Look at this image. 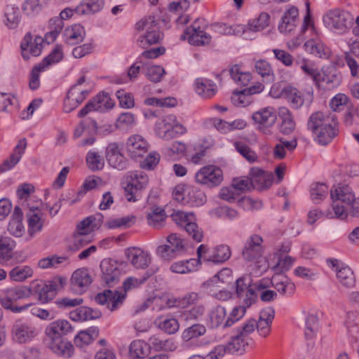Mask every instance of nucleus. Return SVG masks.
Instances as JSON below:
<instances>
[{"label":"nucleus","instance_id":"obj_63","mask_svg":"<svg viewBox=\"0 0 359 359\" xmlns=\"http://www.w3.org/2000/svg\"><path fill=\"white\" fill-rule=\"evenodd\" d=\"M206 333V327L202 324H194L184 329L182 333L184 341H189L193 339L203 336Z\"/></svg>","mask_w":359,"mask_h":359},{"label":"nucleus","instance_id":"obj_29","mask_svg":"<svg viewBox=\"0 0 359 359\" xmlns=\"http://www.w3.org/2000/svg\"><path fill=\"white\" fill-rule=\"evenodd\" d=\"M271 283L273 287L283 296L290 297L296 290L294 283L283 274H273Z\"/></svg>","mask_w":359,"mask_h":359},{"label":"nucleus","instance_id":"obj_40","mask_svg":"<svg viewBox=\"0 0 359 359\" xmlns=\"http://www.w3.org/2000/svg\"><path fill=\"white\" fill-rule=\"evenodd\" d=\"M271 16L266 12H262L252 19L248 20L246 28L243 30V34L248 31L257 32L266 29L270 24Z\"/></svg>","mask_w":359,"mask_h":359},{"label":"nucleus","instance_id":"obj_23","mask_svg":"<svg viewBox=\"0 0 359 359\" xmlns=\"http://www.w3.org/2000/svg\"><path fill=\"white\" fill-rule=\"evenodd\" d=\"M89 94L88 88L71 87L64 100L63 109L65 113H70L80 105Z\"/></svg>","mask_w":359,"mask_h":359},{"label":"nucleus","instance_id":"obj_21","mask_svg":"<svg viewBox=\"0 0 359 359\" xmlns=\"http://www.w3.org/2000/svg\"><path fill=\"white\" fill-rule=\"evenodd\" d=\"M149 143L140 135L130 136L126 142V151L134 159L142 158L149 150Z\"/></svg>","mask_w":359,"mask_h":359},{"label":"nucleus","instance_id":"obj_4","mask_svg":"<svg viewBox=\"0 0 359 359\" xmlns=\"http://www.w3.org/2000/svg\"><path fill=\"white\" fill-rule=\"evenodd\" d=\"M305 4L306 8V15L304 17L301 32L304 33L307 29H310L313 33V37L304 43L305 50L316 57L327 59L330 55V50L319 37L318 32L314 27L311 17L309 1H306Z\"/></svg>","mask_w":359,"mask_h":359},{"label":"nucleus","instance_id":"obj_22","mask_svg":"<svg viewBox=\"0 0 359 359\" xmlns=\"http://www.w3.org/2000/svg\"><path fill=\"white\" fill-rule=\"evenodd\" d=\"M200 23L201 20L199 19L196 20L184 32L189 43L191 45L204 46L211 41L210 35L201 29Z\"/></svg>","mask_w":359,"mask_h":359},{"label":"nucleus","instance_id":"obj_48","mask_svg":"<svg viewBox=\"0 0 359 359\" xmlns=\"http://www.w3.org/2000/svg\"><path fill=\"white\" fill-rule=\"evenodd\" d=\"M28 233L33 237L36 233L42 230L43 221L42 214L39 210L30 211L27 215Z\"/></svg>","mask_w":359,"mask_h":359},{"label":"nucleus","instance_id":"obj_64","mask_svg":"<svg viewBox=\"0 0 359 359\" xmlns=\"http://www.w3.org/2000/svg\"><path fill=\"white\" fill-rule=\"evenodd\" d=\"M149 343L156 351H173L177 348V344L172 339H161L157 337H151Z\"/></svg>","mask_w":359,"mask_h":359},{"label":"nucleus","instance_id":"obj_44","mask_svg":"<svg viewBox=\"0 0 359 359\" xmlns=\"http://www.w3.org/2000/svg\"><path fill=\"white\" fill-rule=\"evenodd\" d=\"M330 130L328 128H322L318 133H315L313 136V140L319 144L326 145L329 144L338 133L337 127V122L330 124Z\"/></svg>","mask_w":359,"mask_h":359},{"label":"nucleus","instance_id":"obj_14","mask_svg":"<svg viewBox=\"0 0 359 359\" xmlns=\"http://www.w3.org/2000/svg\"><path fill=\"white\" fill-rule=\"evenodd\" d=\"M231 255V250L226 245H217L212 248L201 245L197 249L198 257L205 262L223 263L230 258Z\"/></svg>","mask_w":359,"mask_h":359},{"label":"nucleus","instance_id":"obj_39","mask_svg":"<svg viewBox=\"0 0 359 359\" xmlns=\"http://www.w3.org/2000/svg\"><path fill=\"white\" fill-rule=\"evenodd\" d=\"M48 347L57 355L65 358H69L73 355L74 346L71 342L63 339L62 338L58 340H48Z\"/></svg>","mask_w":359,"mask_h":359},{"label":"nucleus","instance_id":"obj_15","mask_svg":"<svg viewBox=\"0 0 359 359\" xmlns=\"http://www.w3.org/2000/svg\"><path fill=\"white\" fill-rule=\"evenodd\" d=\"M195 181L209 188L219 186L223 181V172L216 165H208L199 169L195 174Z\"/></svg>","mask_w":359,"mask_h":359},{"label":"nucleus","instance_id":"obj_59","mask_svg":"<svg viewBox=\"0 0 359 359\" xmlns=\"http://www.w3.org/2000/svg\"><path fill=\"white\" fill-rule=\"evenodd\" d=\"M100 226V219H96L94 216H90L81 222L76 226V232L81 234H89L92 231L97 229Z\"/></svg>","mask_w":359,"mask_h":359},{"label":"nucleus","instance_id":"obj_32","mask_svg":"<svg viewBox=\"0 0 359 359\" xmlns=\"http://www.w3.org/2000/svg\"><path fill=\"white\" fill-rule=\"evenodd\" d=\"M262 238L258 235H253L246 243L243 250V255L247 260H254L262 255Z\"/></svg>","mask_w":359,"mask_h":359},{"label":"nucleus","instance_id":"obj_9","mask_svg":"<svg viewBox=\"0 0 359 359\" xmlns=\"http://www.w3.org/2000/svg\"><path fill=\"white\" fill-rule=\"evenodd\" d=\"M166 242L156 250V255L165 261H171L187 251V241L177 233L169 234L166 237Z\"/></svg>","mask_w":359,"mask_h":359},{"label":"nucleus","instance_id":"obj_37","mask_svg":"<svg viewBox=\"0 0 359 359\" xmlns=\"http://www.w3.org/2000/svg\"><path fill=\"white\" fill-rule=\"evenodd\" d=\"M295 64L306 76L311 77L316 84L321 82V74L312 61L304 57L297 58Z\"/></svg>","mask_w":359,"mask_h":359},{"label":"nucleus","instance_id":"obj_33","mask_svg":"<svg viewBox=\"0 0 359 359\" xmlns=\"http://www.w3.org/2000/svg\"><path fill=\"white\" fill-rule=\"evenodd\" d=\"M86 36L84 27L80 24H74L65 28L62 36L64 41L70 46L82 42Z\"/></svg>","mask_w":359,"mask_h":359},{"label":"nucleus","instance_id":"obj_1","mask_svg":"<svg viewBox=\"0 0 359 359\" xmlns=\"http://www.w3.org/2000/svg\"><path fill=\"white\" fill-rule=\"evenodd\" d=\"M158 271V266H151L140 278L128 276L123 282L124 294L118 291L106 290L102 293H99L95 297L97 303L106 305L110 311H114L123 304L126 294L133 290L140 288L145 282Z\"/></svg>","mask_w":359,"mask_h":359},{"label":"nucleus","instance_id":"obj_31","mask_svg":"<svg viewBox=\"0 0 359 359\" xmlns=\"http://www.w3.org/2000/svg\"><path fill=\"white\" fill-rule=\"evenodd\" d=\"M227 318L226 310L224 306H216L212 307L208 313L205 323L210 329H216L220 326L224 327L225 321Z\"/></svg>","mask_w":359,"mask_h":359},{"label":"nucleus","instance_id":"obj_25","mask_svg":"<svg viewBox=\"0 0 359 359\" xmlns=\"http://www.w3.org/2000/svg\"><path fill=\"white\" fill-rule=\"evenodd\" d=\"M336 122L334 117L323 111H316L311 114L307 122V128L312 135L318 133L322 128L330 130V124Z\"/></svg>","mask_w":359,"mask_h":359},{"label":"nucleus","instance_id":"obj_54","mask_svg":"<svg viewBox=\"0 0 359 359\" xmlns=\"http://www.w3.org/2000/svg\"><path fill=\"white\" fill-rule=\"evenodd\" d=\"M34 274L33 269L27 265H20L12 269L9 272V277L12 280L22 282L31 278Z\"/></svg>","mask_w":359,"mask_h":359},{"label":"nucleus","instance_id":"obj_30","mask_svg":"<svg viewBox=\"0 0 359 359\" xmlns=\"http://www.w3.org/2000/svg\"><path fill=\"white\" fill-rule=\"evenodd\" d=\"M298 9L290 7L283 14L281 20L278 24V29L282 34H288L292 32L298 23Z\"/></svg>","mask_w":359,"mask_h":359},{"label":"nucleus","instance_id":"obj_52","mask_svg":"<svg viewBox=\"0 0 359 359\" xmlns=\"http://www.w3.org/2000/svg\"><path fill=\"white\" fill-rule=\"evenodd\" d=\"M4 17V23L9 29L16 28L20 22L19 8L15 5L6 6Z\"/></svg>","mask_w":359,"mask_h":359},{"label":"nucleus","instance_id":"obj_6","mask_svg":"<svg viewBox=\"0 0 359 359\" xmlns=\"http://www.w3.org/2000/svg\"><path fill=\"white\" fill-rule=\"evenodd\" d=\"M155 135L160 139L170 140L187 133V128L177 121L174 114H166L154 125Z\"/></svg>","mask_w":359,"mask_h":359},{"label":"nucleus","instance_id":"obj_18","mask_svg":"<svg viewBox=\"0 0 359 359\" xmlns=\"http://www.w3.org/2000/svg\"><path fill=\"white\" fill-rule=\"evenodd\" d=\"M114 106V102L111 99L108 93H100L80 110L78 116L83 117L91 111L104 112L112 109Z\"/></svg>","mask_w":359,"mask_h":359},{"label":"nucleus","instance_id":"obj_27","mask_svg":"<svg viewBox=\"0 0 359 359\" xmlns=\"http://www.w3.org/2000/svg\"><path fill=\"white\" fill-rule=\"evenodd\" d=\"M327 262L329 266L335 269L337 279L344 286L347 287L354 286L355 282V276L350 267L348 266L339 267V262L335 259H330Z\"/></svg>","mask_w":359,"mask_h":359},{"label":"nucleus","instance_id":"obj_60","mask_svg":"<svg viewBox=\"0 0 359 359\" xmlns=\"http://www.w3.org/2000/svg\"><path fill=\"white\" fill-rule=\"evenodd\" d=\"M229 73L232 79L238 84L247 86L252 79L251 74L243 72L238 65H234L229 69Z\"/></svg>","mask_w":359,"mask_h":359},{"label":"nucleus","instance_id":"obj_46","mask_svg":"<svg viewBox=\"0 0 359 359\" xmlns=\"http://www.w3.org/2000/svg\"><path fill=\"white\" fill-rule=\"evenodd\" d=\"M48 4V0H25L21 5L23 14L27 17H34Z\"/></svg>","mask_w":359,"mask_h":359},{"label":"nucleus","instance_id":"obj_26","mask_svg":"<svg viewBox=\"0 0 359 359\" xmlns=\"http://www.w3.org/2000/svg\"><path fill=\"white\" fill-rule=\"evenodd\" d=\"M105 157L109 165L117 170H123L127 168V160L116 143H110L106 148Z\"/></svg>","mask_w":359,"mask_h":359},{"label":"nucleus","instance_id":"obj_8","mask_svg":"<svg viewBox=\"0 0 359 359\" xmlns=\"http://www.w3.org/2000/svg\"><path fill=\"white\" fill-rule=\"evenodd\" d=\"M65 284V278L56 277L47 283L35 280L28 288L30 290V296H36L41 303H47L55 297L57 290L63 288Z\"/></svg>","mask_w":359,"mask_h":359},{"label":"nucleus","instance_id":"obj_62","mask_svg":"<svg viewBox=\"0 0 359 359\" xmlns=\"http://www.w3.org/2000/svg\"><path fill=\"white\" fill-rule=\"evenodd\" d=\"M199 299V295L197 292H189L180 297H173V300L170 303H174V307L186 309L195 304Z\"/></svg>","mask_w":359,"mask_h":359},{"label":"nucleus","instance_id":"obj_38","mask_svg":"<svg viewBox=\"0 0 359 359\" xmlns=\"http://www.w3.org/2000/svg\"><path fill=\"white\" fill-rule=\"evenodd\" d=\"M252 341V339L251 337L238 332V334L233 337L231 340L225 346L226 350L230 353H242L246 350Z\"/></svg>","mask_w":359,"mask_h":359},{"label":"nucleus","instance_id":"obj_43","mask_svg":"<svg viewBox=\"0 0 359 359\" xmlns=\"http://www.w3.org/2000/svg\"><path fill=\"white\" fill-rule=\"evenodd\" d=\"M104 6V0H83L76 6L78 15H90L100 12Z\"/></svg>","mask_w":359,"mask_h":359},{"label":"nucleus","instance_id":"obj_17","mask_svg":"<svg viewBox=\"0 0 359 359\" xmlns=\"http://www.w3.org/2000/svg\"><path fill=\"white\" fill-rule=\"evenodd\" d=\"M44 39L39 36H32L27 33L20 43L21 55L25 60H29L32 57L41 55Z\"/></svg>","mask_w":359,"mask_h":359},{"label":"nucleus","instance_id":"obj_57","mask_svg":"<svg viewBox=\"0 0 359 359\" xmlns=\"http://www.w3.org/2000/svg\"><path fill=\"white\" fill-rule=\"evenodd\" d=\"M15 245V241L11 237H0V262H6L11 258L12 251Z\"/></svg>","mask_w":359,"mask_h":359},{"label":"nucleus","instance_id":"obj_7","mask_svg":"<svg viewBox=\"0 0 359 359\" xmlns=\"http://www.w3.org/2000/svg\"><path fill=\"white\" fill-rule=\"evenodd\" d=\"M172 196L177 202L190 207H200L206 202L205 193L187 184H179L173 189Z\"/></svg>","mask_w":359,"mask_h":359},{"label":"nucleus","instance_id":"obj_35","mask_svg":"<svg viewBox=\"0 0 359 359\" xmlns=\"http://www.w3.org/2000/svg\"><path fill=\"white\" fill-rule=\"evenodd\" d=\"M22 217L23 214L21 208L18 206H15L8 226L9 233L15 237L22 236L25 231V226L22 224Z\"/></svg>","mask_w":359,"mask_h":359},{"label":"nucleus","instance_id":"obj_20","mask_svg":"<svg viewBox=\"0 0 359 359\" xmlns=\"http://www.w3.org/2000/svg\"><path fill=\"white\" fill-rule=\"evenodd\" d=\"M125 255L130 264L137 269L147 268L151 262L150 254L140 248H129L126 250Z\"/></svg>","mask_w":359,"mask_h":359},{"label":"nucleus","instance_id":"obj_13","mask_svg":"<svg viewBox=\"0 0 359 359\" xmlns=\"http://www.w3.org/2000/svg\"><path fill=\"white\" fill-rule=\"evenodd\" d=\"M252 118L256 129L264 135H271L277 120L276 110L273 107H265L252 114Z\"/></svg>","mask_w":359,"mask_h":359},{"label":"nucleus","instance_id":"obj_34","mask_svg":"<svg viewBox=\"0 0 359 359\" xmlns=\"http://www.w3.org/2000/svg\"><path fill=\"white\" fill-rule=\"evenodd\" d=\"M201 263V260L198 259H189L185 260H180L173 262L170 266V270L175 273H189L196 271Z\"/></svg>","mask_w":359,"mask_h":359},{"label":"nucleus","instance_id":"obj_12","mask_svg":"<svg viewBox=\"0 0 359 359\" xmlns=\"http://www.w3.org/2000/svg\"><path fill=\"white\" fill-rule=\"evenodd\" d=\"M39 334V330L32 323L17 320L11 328V337L18 344H27L33 341Z\"/></svg>","mask_w":359,"mask_h":359},{"label":"nucleus","instance_id":"obj_61","mask_svg":"<svg viewBox=\"0 0 359 359\" xmlns=\"http://www.w3.org/2000/svg\"><path fill=\"white\" fill-rule=\"evenodd\" d=\"M63 27L64 22L61 18L59 17L51 18L49 20L50 31L48 32L45 35L46 41H47L48 43L53 42L62 31Z\"/></svg>","mask_w":359,"mask_h":359},{"label":"nucleus","instance_id":"obj_45","mask_svg":"<svg viewBox=\"0 0 359 359\" xmlns=\"http://www.w3.org/2000/svg\"><path fill=\"white\" fill-rule=\"evenodd\" d=\"M250 182L254 187L262 188L266 187L271 182V175L264 170L253 167L250 172Z\"/></svg>","mask_w":359,"mask_h":359},{"label":"nucleus","instance_id":"obj_58","mask_svg":"<svg viewBox=\"0 0 359 359\" xmlns=\"http://www.w3.org/2000/svg\"><path fill=\"white\" fill-rule=\"evenodd\" d=\"M297 146L296 140L291 141L280 140L273 148V156L277 159H283L285 158L287 151H293Z\"/></svg>","mask_w":359,"mask_h":359},{"label":"nucleus","instance_id":"obj_11","mask_svg":"<svg viewBox=\"0 0 359 359\" xmlns=\"http://www.w3.org/2000/svg\"><path fill=\"white\" fill-rule=\"evenodd\" d=\"M172 219L186 231L196 242H201L203 238V231L196 223V217L193 212L181 210L174 211L171 215Z\"/></svg>","mask_w":359,"mask_h":359},{"label":"nucleus","instance_id":"obj_51","mask_svg":"<svg viewBox=\"0 0 359 359\" xmlns=\"http://www.w3.org/2000/svg\"><path fill=\"white\" fill-rule=\"evenodd\" d=\"M277 258V262L271 266V270L275 272L274 274H283V273L288 271L294 265L296 259L289 255L274 256Z\"/></svg>","mask_w":359,"mask_h":359},{"label":"nucleus","instance_id":"obj_2","mask_svg":"<svg viewBox=\"0 0 359 359\" xmlns=\"http://www.w3.org/2000/svg\"><path fill=\"white\" fill-rule=\"evenodd\" d=\"M332 201V210L325 212L329 218L346 219L348 216V208L355 202V196L351 187L339 184L330 190Z\"/></svg>","mask_w":359,"mask_h":359},{"label":"nucleus","instance_id":"obj_50","mask_svg":"<svg viewBox=\"0 0 359 359\" xmlns=\"http://www.w3.org/2000/svg\"><path fill=\"white\" fill-rule=\"evenodd\" d=\"M87 167L93 172L102 170L104 167V158L94 149L88 151L86 156Z\"/></svg>","mask_w":359,"mask_h":359},{"label":"nucleus","instance_id":"obj_36","mask_svg":"<svg viewBox=\"0 0 359 359\" xmlns=\"http://www.w3.org/2000/svg\"><path fill=\"white\" fill-rule=\"evenodd\" d=\"M194 86L196 93L205 99L212 97L217 93L216 84L212 81L207 79H196Z\"/></svg>","mask_w":359,"mask_h":359},{"label":"nucleus","instance_id":"obj_53","mask_svg":"<svg viewBox=\"0 0 359 359\" xmlns=\"http://www.w3.org/2000/svg\"><path fill=\"white\" fill-rule=\"evenodd\" d=\"M165 218L166 215L165 210L160 207L152 208L147 215L149 225L155 229H159L163 226Z\"/></svg>","mask_w":359,"mask_h":359},{"label":"nucleus","instance_id":"obj_5","mask_svg":"<svg viewBox=\"0 0 359 359\" xmlns=\"http://www.w3.org/2000/svg\"><path fill=\"white\" fill-rule=\"evenodd\" d=\"M326 27L337 34H344L351 29L353 23V16L345 10L339 8L328 11L323 18Z\"/></svg>","mask_w":359,"mask_h":359},{"label":"nucleus","instance_id":"obj_49","mask_svg":"<svg viewBox=\"0 0 359 359\" xmlns=\"http://www.w3.org/2000/svg\"><path fill=\"white\" fill-rule=\"evenodd\" d=\"M278 115L281 119L280 131L285 135L291 133L295 128V123L289 109L286 107L279 109Z\"/></svg>","mask_w":359,"mask_h":359},{"label":"nucleus","instance_id":"obj_28","mask_svg":"<svg viewBox=\"0 0 359 359\" xmlns=\"http://www.w3.org/2000/svg\"><path fill=\"white\" fill-rule=\"evenodd\" d=\"M100 268L102 272V280L109 285L117 283L121 276L119 266L112 260H104L101 262Z\"/></svg>","mask_w":359,"mask_h":359},{"label":"nucleus","instance_id":"obj_41","mask_svg":"<svg viewBox=\"0 0 359 359\" xmlns=\"http://www.w3.org/2000/svg\"><path fill=\"white\" fill-rule=\"evenodd\" d=\"M100 316V311L88 306H81L69 313V318L74 321L90 320Z\"/></svg>","mask_w":359,"mask_h":359},{"label":"nucleus","instance_id":"obj_24","mask_svg":"<svg viewBox=\"0 0 359 359\" xmlns=\"http://www.w3.org/2000/svg\"><path fill=\"white\" fill-rule=\"evenodd\" d=\"M92 281L93 278L88 269H78L71 277L72 288L76 292L82 294L88 290Z\"/></svg>","mask_w":359,"mask_h":359},{"label":"nucleus","instance_id":"obj_19","mask_svg":"<svg viewBox=\"0 0 359 359\" xmlns=\"http://www.w3.org/2000/svg\"><path fill=\"white\" fill-rule=\"evenodd\" d=\"M74 332L71 323L65 319H57L48 324L45 329L47 340H58Z\"/></svg>","mask_w":359,"mask_h":359},{"label":"nucleus","instance_id":"obj_47","mask_svg":"<svg viewBox=\"0 0 359 359\" xmlns=\"http://www.w3.org/2000/svg\"><path fill=\"white\" fill-rule=\"evenodd\" d=\"M99 334V330L97 327H90L86 330L79 332L74 337V344L80 348L90 344Z\"/></svg>","mask_w":359,"mask_h":359},{"label":"nucleus","instance_id":"obj_10","mask_svg":"<svg viewBox=\"0 0 359 359\" xmlns=\"http://www.w3.org/2000/svg\"><path fill=\"white\" fill-rule=\"evenodd\" d=\"M269 94L274 98L282 97L286 99L290 103L292 107L294 109L301 107L304 104V100H312L313 99L312 93L308 92L303 94L293 86H286L281 88L280 84L273 85Z\"/></svg>","mask_w":359,"mask_h":359},{"label":"nucleus","instance_id":"obj_42","mask_svg":"<svg viewBox=\"0 0 359 359\" xmlns=\"http://www.w3.org/2000/svg\"><path fill=\"white\" fill-rule=\"evenodd\" d=\"M151 345L143 340H134L129 346V356L131 359H142L150 353Z\"/></svg>","mask_w":359,"mask_h":359},{"label":"nucleus","instance_id":"obj_3","mask_svg":"<svg viewBox=\"0 0 359 359\" xmlns=\"http://www.w3.org/2000/svg\"><path fill=\"white\" fill-rule=\"evenodd\" d=\"M137 44L142 48L159 43L163 37L159 22L154 16L145 17L135 25Z\"/></svg>","mask_w":359,"mask_h":359},{"label":"nucleus","instance_id":"obj_16","mask_svg":"<svg viewBox=\"0 0 359 359\" xmlns=\"http://www.w3.org/2000/svg\"><path fill=\"white\" fill-rule=\"evenodd\" d=\"M149 184V177L143 171L130 172L129 181L125 188L126 197L128 201L135 202L137 200V191L144 189Z\"/></svg>","mask_w":359,"mask_h":359},{"label":"nucleus","instance_id":"obj_55","mask_svg":"<svg viewBox=\"0 0 359 359\" xmlns=\"http://www.w3.org/2000/svg\"><path fill=\"white\" fill-rule=\"evenodd\" d=\"M156 324L160 330L169 334L176 333L180 328L179 323L175 318L161 316L156 320Z\"/></svg>","mask_w":359,"mask_h":359},{"label":"nucleus","instance_id":"obj_56","mask_svg":"<svg viewBox=\"0 0 359 359\" xmlns=\"http://www.w3.org/2000/svg\"><path fill=\"white\" fill-rule=\"evenodd\" d=\"M256 72L265 81L271 82L274 80V72L271 65L266 60H258L255 63Z\"/></svg>","mask_w":359,"mask_h":359}]
</instances>
